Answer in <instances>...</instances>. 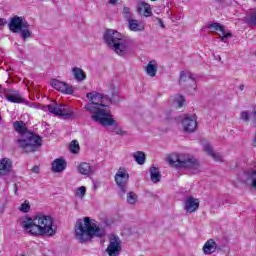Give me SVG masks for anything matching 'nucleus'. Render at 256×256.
Masks as SVG:
<instances>
[{"mask_svg":"<svg viewBox=\"0 0 256 256\" xmlns=\"http://www.w3.org/2000/svg\"><path fill=\"white\" fill-rule=\"evenodd\" d=\"M118 95L117 88L115 86H110L106 95L98 92H89L86 97L89 103L85 105L86 111L91 114L93 121L100 123L104 127H111L115 125V120L112 119L111 110L107 107L113 103V97Z\"/></svg>","mask_w":256,"mask_h":256,"instance_id":"obj_1","label":"nucleus"},{"mask_svg":"<svg viewBox=\"0 0 256 256\" xmlns=\"http://www.w3.org/2000/svg\"><path fill=\"white\" fill-rule=\"evenodd\" d=\"M22 227L26 233L34 235L35 237H53L57 233L53 227V217L49 215H37L34 219H28L22 222Z\"/></svg>","mask_w":256,"mask_h":256,"instance_id":"obj_2","label":"nucleus"},{"mask_svg":"<svg viewBox=\"0 0 256 256\" xmlns=\"http://www.w3.org/2000/svg\"><path fill=\"white\" fill-rule=\"evenodd\" d=\"M75 237L80 243H87L95 237H105V229L89 217L79 219L75 226Z\"/></svg>","mask_w":256,"mask_h":256,"instance_id":"obj_3","label":"nucleus"},{"mask_svg":"<svg viewBox=\"0 0 256 256\" xmlns=\"http://www.w3.org/2000/svg\"><path fill=\"white\" fill-rule=\"evenodd\" d=\"M13 127L19 135H23L21 139L17 140V143L18 147H20L24 153H33L41 147V136L27 132V125L25 122L15 121Z\"/></svg>","mask_w":256,"mask_h":256,"instance_id":"obj_4","label":"nucleus"},{"mask_svg":"<svg viewBox=\"0 0 256 256\" xmlns=\"http://www.w3.org/2000/svg\"><path fill=\"white\" fill-rule=\"evenodd\" d=\"M104 41L108 47L121 57L129 53V42L122 33L115 30H107L104 34Z\"/></svg>","mask_w":256,"mask_h":256,"instance_id":"obj_5","label":"nucleus"},{"mask_svg":"<svg viewBox=\"0 0 256 256\" xmlns=\"http://www.w3.org/2000/svg\"><path fill=\"white\" fill-rule=\"evenodd\" d=\"M167 161L171 167H178L180 169H189L192 173L199 171V161L189 154H171Z\"/></svg>","mask_w":256,"mask_h":256,"instance_id":"obj_6","label":"nucleus"},{"mask_svg":"<svg viewBox=\"0 0 256 256\" xmlns=\"http://www.w3.org/2000/svg\"><path fill=\"white\" fill-rule=\"evenodd\" d=\"M8 27L12 33H21L23 41L29 39L32 35L31 30H29V22L25 17L14 16L11 18Z\"/></svg>","mask_w":256,"mask_h":256,"instance_id":"obj_7","label":"nucleus"},{"mask_svg":"<svg viewBox=\"0 0 256 256\" xmlns=\"http://www.w3.org/2000/svg\"><path fill=\"white\" fill-rule=\"evenodd\" d=\"M48 111L54 115L62 117H73V110L66 104H50L47 106Z\"/></svg>","mask_w":256,"mask_h":256,"instance_id":"obj_8","label":"nucleus"},{"mask_svg":"<svg viewBox=\"0 0 256 256\" xmlns=\"http://www.w3.org/2000/svg\"><path fill=\"white\" fill-rule=\"evenodd\" d=\"M179 85H181V87H184V89H188V91H189V87L193 89V91L197 89L195 78L193 77V74L190 71L180 72Z\"/></svg>","mask_w":256,"mask_h":256,"instance_id":"obj_9","label":"nucleus"},{"mask_svg":"<svg viewBox=\"0 0 256 256\" xmlns=\"http://www.w3.org/2000/svg\"><path fill=\"white\" fill-rule=\"evenodd\" d=\"M208 29H210L212 33H217L222 43H227V39L233 37V34L231 32H225V26L217 22L208 24Z\"/></svg>","mask_w":256,"mask_h":256,"instance_id":"obj_10","label":"nucleus"},{"mask_svg":"<svg viewBox=\"0 0 256 256\" xmlns=\"http://www.w3.org/2000/svg\"><path fill=\"white\" fill-rule=\"evenodd\" d=\"M106 253H108L109 256H119L121 253V239H119V237L110 235Z\"/></svg>","mask_w":256,"mask_h":256,"instance_id":"obj_11","label":"nucleus"},{"mask_svg":"<svg viewBox=\"0 0 256 256\" xmlns=\"http://www.w3.org/2000/svg\"><path fill=\"white\" fill-rule=\"evenodd\" d=\"M129 181V173H127V169L119 168L115 175V182L120 187L123 193L127 191V182Z\"/></svg>","mask_w":256,"mask_h":256,"instance_id":"obj_12","label":"nucleus"},{"mask_svg":"<svg viewBox=\"0 0 256 256\" xmlns=\"http://www.w3.org/2000/svg\"><path fill=\"white\" fill-rule=\"evenodd\" d=\"M182 126L186 133H193L197 129V116L186 114L182 120Z\"/></svg>","mask_w":256,"mask_h":256,"instance_id":"obj_13","label":"nucleus"},{"mask_svg":"<svg viewBox=\"0 0 256 256\" xmlns=\"http://www.w3.org/2000/svg\"><path fill=\"white\" fill-rule=\"evenodd\" d=\"M5 99L9 101V103H25V99L20 91L17 90H7L4 94Z\"/></svg>","mask_w":256,"mask_h":256,"instance_id":"obj_14","label":"nucleus"},{"mask_svg":"<svg viewBox=\"0 0 256 256\" xmlns=\"http://www.w3.org/2000/svg\"><path fill=\"white\" fill-rule=\"evenodd\" d=\"M51 86L54 87L57 91H61V93H66V95H73V86L61 82L59 80H52L50 82Z\"/></svg>","mask_w":256,"mask_h":256,"instance_id":"obj_15","label":"nucleus"},{"mask_svg":"<svg viewBox=\"0 0 256 256\" xmlns=\"http://www.w3.org/2000/svg\"><path fill=\"white\" fill-rule=\"evenodd\" d=\"M184 209L187 213H195V211L199 209V200L193 197H188L186 199Z\"/></svg>","mask_w":256,"mask_h":256,"instance_id":"obj_16","label":"nucleus"},{"mask_svg":"<svg viewBox=\"0 0 256 256\" xmlns=\"http://www.w3.org/2000/svg\"><path fill=\"white\" fill-rule=\"evenodd\" d=\"M137 11L139 15H143L144 17H151L153 15L151 5H149V3L146 2H140L138 4Z\"/></svg>","mask_w":256,"mask_h":256,"instance_id":"obj_17","label":"nucleus"},{"mask_svg":"<svg viewBox=\"0 0 256 256\" xmlns=\"http://www.w3.org/2000/svg\"><path fill=\"white\" fill-rule=\"evenodd\" d=\"M67 168V162L63 158H58L52 162V171L61 173Z\"/></svg>","mask_w":256,"mask_h":256,"instance_id":"obj_18","label":"nucleus"},{"mask_svg":"<svg viewBox=\"0 0 256 256\" xmlns=\"http://www.w3.org/2000/svg\"><path fill=\"white\" fill-rule=\"evenodd\" d=\"M11 167H13V164L10 159H0V175H9L11 173Z\"/></svg>","mask_w":256,"mask_h":256,"instance_id":"obj_19","label":"nucleus"},{"mask_svg":"<svg viewBox=\"0 0 256 256\" xmlns=\"http://www.w3.org/2000/svg\"><path fill=\"white\" fill-rule=\"evenodd\" d=\"M204 151L207 152L214 161H218L220 163H223V156L220 153H217L213 150V146L210 144L204 145Z\"/></svg>","mask_w":256,"mask_h":256,"instance_id":"obj_20","label":"nucleus"},{"mask_svg":"<svg viewBox=\"0 0 256 256\" xmlns=\"http://www.w3.org/2000/svg\"><path fill=\"white\" fill-rule=\"evenodd\" d=\"M78 171H79V173H81V175L89 176V175H93L95 173V168H93V166H91V164H89L87 162H82L78 166Z\"/></svg>","mask_w":256,"mask_h":256,"instance_id":"obj_21","label":"nucleus"},{"mask_svg":"<svg viewBox=\"0 0 256 256\" xmlns=\"http://www.w3.org/2000/svg\"><path fill=\"white\" fill-rule=\"evenodd\" d=\"M217 251V243L213 239H209L203 246V252L205 255H212Z\"/></svg>","mask_w":256,"mask_h":256,"instance_id":"obj_22","label":"nucleus"},{"mask_svg":"<svg viewBox=\"0 0 256 256\" xmlns=\"http://www.w3.org/2000/svg\"><path fill=\"white\" fill-rule=\"evenodd\" d=\"M128 28L130 29V31H134V32L145 30V26L141 24L139 20H135L133 18L131 20H128Z\"/></svg>","mask_w":256,"mask_h":256,"instance_id":"obj_23","label":"nucleus"},{"mask_svg":"<svg viewBox=\"0 0 256 256\" xmlns=\"http://www.w3.org/2000/svg\"><path fill=\"white\" fill-rule=\"evenodd\" d=\"M247 181L251 182V187L256 189V166L244 172Z\"/></svg>","mask_w":256,"mask_h":256,"instance_id":"obj_24","label":"nucleus"},{"mask_svg":"<svg viewBox=\"0 0 256 256\" xmlns=\"http://www.w3.org/2000/svg\"><path fill=\"white\" fill-rule=\"evenodd\" d=\"M146 73L149 77H155L157 75V61L151 60L146 66Z\"/></svg>","mask_w":256,"mask_h":256,"instance_id":"obj_25","label":"nucleus"},{"mask_svg":"<svg viewBox=\"0 0 256 256\" xmlns=\"http://www.w3.org/2000/svg\"><path fill=\"white\" fill-rule=\"evenodd\" d=\"M150 177L153 183H159V181H161V172H159V168L152 166L150 168Z\"/></svg>","mask_w":256,"mask_h":256,"instance_id":"obj_26","label":"nucleus"},{"mask_svg":"<svg viewBox=\"0 0 256 256\" xmlns=\"http://www.w3.org/2000/svg\"><path fill=\"white\" fill-rule=\"evenodd\" d=\"M245 23H248V25L256 26V10L251 9L249 13L244 17Z\"/></svg>","mask_w":256,"mask_h":256,"instance_id":"obj_27","label":"nucleus"},{"mask_svg":"<svg viewBox=\"0 0 256 256\" xmlns=\"http://www.w3.org/2000/svg\"><path fill=\"white\" fill-rule=\"evenodd\" d=\"M72 73L77 81H85V79H87L85 71L79 67L73 68Z\"/></svg>","mask_w":256,"mask_h":256,"instance_id":"obj_28","label":"nucleus"},{"mask_svg":"<svg viewBox=\"0 0 256 256\" xmlns=\"http://www.w3.org/2000/svg\"><path fill=\"white\" fill-rule=\"evenodd\" d=\"M134 159L138 165H144L145 164V154L141 151H138L134 154Z\"/></svg>","mask_w":256,"mask_h":256,"instance_id":"obj_29","label":"nucleus"},{"mask_svg":"<svg viewBox=\"0 0 256 256\" xmlns=\"http://www.w3.org/2000/svg\"><path fill=\"white\" fill-rule=\"evenodd\" d=\"M123 17L127 22L133 19V14L131 13V9L129 7L123 8Z\"/></svg>","mask_w":256,"mask_h":256,"instance_id":"obj_30","label":"nucleus"},{"mask_svg":"<svg viewBox=\"0 0 256 256\" xmlns=\"http://www.w3.org/2000/svg\"><path fill=\"white\" fill-rule=\"evenodd\" d=\"M31 209V205H29V201L25 200L23 204L19 207V211L22 213H29Z\"/></svg>","mask_w":256,"mask_h":256,"instance_id":"obj_31","label":"nucleus"},{"mask_svg":"<svg viewBox=\"0 0 256 256\" xmlns=\"http://www.w3.org/2000/svg\"><path fill=\"white\" fill-rule=\"evenodd\" d=\"M79 149V142H77V140H73L70 144L71 153H79Z\"/></svg>","mask_w":256,"mask_h":256,"instance_id":"obj_32","label":"nucleus"},{"mask_svg":"<svg viewBox=\"0 0 256 256\" xmlns=\"http://www.w3.org/2000/svg\"><path fill=\"white\" fill-rule=\"evenodd\" d=\"M127 201L130 205H135V203L137 202V195L133 192L128 193Z\"/></svg>","mask_w":256,"mask_h":256,"instance_id":"obj_33","label":"nucleus"},{"mask_svg":"<svg viewBox=\"0 0 256 256\" xmlns=\"http://www.w3.org/2000/svg\"><path fill=\"white\" fill-rule=\"evenodd\" d=\"M85 193H87V188H85V186H82L77 189L76 195L77 197H85Z\"/></svg>","mask_w":256,"mask_h":256,"instance_id":"obj_34","label":"nucleus"},{"mask_svg":"<svg viewBox=\"0 0 256 256\" xmlns=\"http://www.w3.org/2000/svg\"><path fill=\"white\" fill-rule=\"evenodd\" d=\"M175 101L177 102L178 107H183L185 104V97L178 95L176 96Z\"/></svg>","mask_w":256,"mask_h":256,"instance_id":"obj_35","label":"nucleus"},{"mask_svg":"<svg viewBox=\"0 0 256 256\" xmlns=\"http://www.w3.org/2000/svg\"><path fill=\"white\" fill-rule=\"evenodd\" d=\"M241 117L243 121H249V113L247 111L242 112Z\"/></svg>","mask_w":256,"mask_h":256,"instance_id":"obj_36","label":"nucleus"},{"mask_svg":"<svg viewBox=\"0 0 256 256\" xmlns=\"http://www.w3.org/2000/svg\"><path fill=\"white\" fill-rule=\"evenodd\" d=\"M5 25H7V19L0 18V29H1V27H5Z\"/></svg>","mask_w":256,"mask_h":256,"instance_id":"obj_37","label":"nucleus"},{"mask_svg":"<svg viewBox=\"0 0 256 256\" xmlns=\"http://www.w3.org/2000/svg\"><path fill=\"white\" fill-rule=\"evenodd\" d=\"M158 22L160 24V27H162V29H165V24H163V20H161V18H158Z\"/></svg>","mask_w":256,"mask_h":256,"instance_id":"obj_38","label":"nucleus"},{"mask_svg":"<svg viewBox=\"0 0 256 256\" xmlns=\"http://www.w3.org/2000/svg\"><path fill=\"white\" fill-rule=\"evenodd\" d=\"M33 173H39V166H34L32 168Z\"/></svg>","mask_w":256,"mask_h":256,"instance_id":"obj_39","label":"nucleus"},{"mask_svg":"<svg viewBox=\"0 0 256 256\" xmlns=\"http://www.w3.org/2000/svg\"><path fill=\"white\" fill-rule=\"evenodd\" d=\"M125 131H123V130H118V131H116V135H125Z\"/></svg>","mask_w":256,"mask_h":256,"instance_id":"obj_40","label":"nucleus"},{"mask_svg":"<svg viewBox=\"0 0 256 256\" xmlns=\"http://www.w3.org/2000/svg\"><path fill=\"white\" fill-rule=\"evenodd\" d=\"M119 0H109L110 5H117Z\"/></svg>","mask_w":256,"mask_h":256,"instance_id":"obj_41","label":"nucleus"},{"mask_svg":"<svg viewBox=\"0 0 256 256\" xmlns=\"http://www.w3.org/2000/svg\"><path fill=\"white\" fill-rule=\"evenodd\" d=\"M30 107H39V104H37V103H31V104H30Z\"/></svg>","mask_w":256,"mask_h":256,"instance_id":"obj_42","label":"nucleus"},{"mask_svg":"<svg viewBox=\"0 0 256 256\" xmlns=\"http://www.w3.org/2000/svg\"><path fill=\"white\" fill-rule=\"evenodd\" d=\"M243 89H245L244 85H240V90L243 91Z\"/></svg>","mask_w":256,"mask_h":256,"instance_id":"obj_43","label":"nucleus"},{"mask_svg":"<svg viewBox=\"0 0 256 256\" xmlns=\"http://www.w3.org/2000/svg\"><path fill=\"white\" fill-rule=\"evenodd\" d=\"M151 1H157V0H151Z\"/></svg>","mask_w":256,"mask_h":256,"instance_id":"obj_44","label":"nucleus"}]
</instances>
